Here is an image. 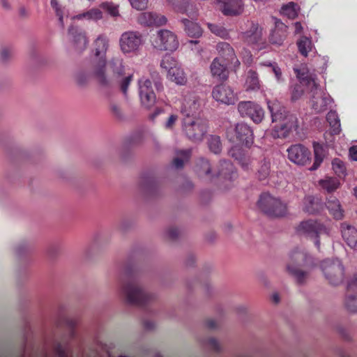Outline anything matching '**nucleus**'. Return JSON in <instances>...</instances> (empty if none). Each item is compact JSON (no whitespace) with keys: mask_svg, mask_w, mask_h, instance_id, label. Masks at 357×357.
<instances>
[{"mask_svg":"<svg viewBox=\"0 0 357 357\" xmlns=\"http://www.w3.org/2000/svg\"><path fill=\"white\" fill-rule=\"evenodd\" d=\"M326 121L330 126L331 135H339L341 132L340 121L335 111L331 110L326 115Z\"/></svg>","mask_w":357,"mask_h":357,"instance_id":"7c9ffc66","label":"nucleus"},{"mask_svg":"<svg viewBox=\"0 0 357 357\" xmlns=\"http://www.w3.org/2000/svg\"><path fill=\"white\" fill-rule=\"evenodd\" d=\"M142 43V35L137 31H126L121 36L119 45L124 54L135 52Z\"/></svg>","mask_w":357,"mask_h":357,"instance_id":"dca6fc26","label":"nucleus"},{"mask_svg":"<svg viewBox=\"0 0 357 357\" xmlns=\"http://www.w3.org/2000/svg\"><path fill=\"white\" fill-rule=\"evenodd\" d=\"M271 172V162L269 160L264 158L259 163V167L257 169V176L261 181L266 179L270 174Z\"/></svg>","mask_w":357,"mask_h":357,"instance_id":"58836bf2","label":"nucleus"},{"mask_svg":"<svg viewBox=\"0 0 357 357\" xmlns=\"http://www.w3.org/2000/svg\"><path fill=\"white\" fill-rule=\"evenodd\" d=\"M228 64L227 61L221 62L219 58L214 59L210 66L212 76L220 80L227 79L229 74L227 68Z\"/></svg>","mask_w":357,"mask_h":357,"instance_id":"a878e982","label":"nucleus"},{"mask_svg":"<svg viewBox=\"0 0 357 357\" xmlns=\"http://www.w3.org/2000/svg\"><path fill=\"white\" fill-rule=\"evenodd\" d=\"M132 8L142 10L147 8L149 0H129Z\"/></svg>","mask_w":357,"mask_h":357,"instance_id":"603ef678","label":"nucleus"},{"mask_svg":"<svg viewBox=\"0 0 357 357\" xmlns=\"http://www.w3.org/2000/svg\"><path fill=\"white\" fill-rule=\"evenodd\" d=\"M11 55V51L8 48H3L1 51V57L3 61L7 60Z\"/></svg>","mask_w":357,"mask_h":357,"instance_id":"052dcab7","label":"nucleus"},{"mask_svg":"<svg viewBox=\"0 0 357 357\" xmlns=\"http://www.w3.org/2000/svg\"><path fill=\"white\" fill-rule=\"evenodd\" d=\"M216 50L219 55L228 63L234 65V67H238L240 61L237 59L233 47L226 42L218 43Z\"/></svg>","mask_w":357,"mask_h":357,"instance_id":"5701e85b","label":"nucleus"},{"mask_svg":"<svg viewBox=\"0 0 357 357\" xmlns=\"http://www.w3.org/2000/svg\"><path fill=\"white\" fill-rule=\"evenodd\" d=\"M349 156L352 160L357 161V149L355 146L349 149Z\"/></svg>","mask_w":357,"mask_h":357,"instance_id":"e2e57ef3","label":"nucleus"},{"mask_svg":"<svg viewBox=\"0 0 357 357\" xmlns=\"http://www.w3.org/2000/svg\"><path fill=\"white\" fill-rule=\"evenodd\" d=\"M54 352L56 357H68L66 348L60 343L54 346Z\"/></svg>","mask_w":357,"mask_h":357,"instance_id":"864d4df0","label":"nucleus"},{"mask_svg":"<svg viewBox=\"0 0 357 357\" xmlns=\"http://www.w3.org/2000/svg\"><path fill=\"white\" fill-rule=\"evenodd\" d=\"M259 209L269 217H283L287 213V206L279 198L269 193H262L257 202Z\"/></svg>","mask_w":357,"mask_h":357,"instance_id":"423d86ee","label":"nucleus"},{"mask_svg":"<svg viewBox=\"0 0 357 357\" xmlns=\"http://www.w3.org/2000/svg\"><path fill=\"white\" fill-rule=\"evenodd\" d=\"M307 255L298 248L293 250L289 255L287 270L299 284L303 283L307 277V272L302 271L301 268L307 263Z\"/></svg>","mask_w":357,"mask_h":357,"instance_id":"6e6552de","label":"nucleus"},{"mask_svg":"<svg viewBox=\"0 0 357 357\" xmlns=\"http://www.w3.org/2000/svg\"><path fill=\"white\" fill-rule=\"evenodd\" d=\"M151 78L153 79L156 89L158 91L162 90L163 89V86L159 73L157 72H154L151 74Z\"/></svg>","mask_w":357,"mask_h":357,"instance_id":"4d7b16f0","label":"nucleus"},{"mask_svg":"<svg viewBox=\"0 0 357 357\" xmlns=\"http://www.w3.org/2000/svg\"><path fill=\"white\" fill-rule=\"evenodd\" d=\"M207 26L213 34L220 38H227L229 36L228 31L220 24L208 23Z\"/></svg>","mask_w":357,"mask_h":357,"instance_id":"37998d69","label":"nucleus"},{"mask_svg":"<svg viewBox=\"0 0 357 357\" xmlns=\"http://www.w3.org/2000/svg\"><path fill=\"white\" fill-rule=\"evenodd\" d=\"M190 154L191 150L190 149L180 151L178 153V155L180 157L175 158L173 160L174 166L177 169L182 168L184 165V162L189 159Z\"/></svg>","mask_w":357,"mask_h":357,"instance_id":"a19ab883","label":"nucleus"},{"mask_svg":"<svg viewBox=\"0 0 357 357\" xmlns=\"http://www.w3.org/2000/svg\"><path fill=\"white\" fill-rule=\"evenodd\" d=\"M94 53L91 63L93 70L96 68V75L102 79V68L106 61V53L108 49V40L104 35H100L94 41Z\"/></svg>","mask_w":357,"mask_h":357,"instance_id":"9b49d317","label":"nucleus"},{"mask_svg":"<svg viewBox=\"0 0 357 357\" xmlns=\"http://www.w3.org/2000/svg\"><path fill=\"white\" fill-rule=\"evenodd\" d=\"M183 130L189 139L198 142L202 141L206 135L207 124L200 118H185L183 122Z\"/></svg>","mask_w":357,"mask_h":357,"instance_id":"9d476101","label":"nucleus"},{"mask_svg":"<svg viewBox=\"0 0 357 357\" xmlns=\"http://www.w3.org/2000/svg\"><path fill=\"white\" fill-rule=\"evenodd\" d=\"M179 66L177 60L169 54H165L161 61L160 67L164 69L167 74L171 71L173 72L174 69Z\"/></svg>","mask_w":357,"mask_h":357,"instance_id":"4c0bfd02","label":"nucleus"},{"mask_svg":"<svg viewBox=\"0 0 357 357\" xmlns=\"http://www.w3.org/2000/svg\"><path fill=\"white\" fill-rule=\"evenodd\" d=\"M92 70H93V65L91 64V68L89 73H86L83 71H80V72L77 73L75 75V80H76L77 83L81 86L86 84V82L89 80V78L91 76L94 77V76L92 74Z\"/></svg>","mask_w":357,"mask_h":357,"instance_id":"de8ad7c7","label":"nucleus"},{"mask_svg":"<svg viewBox=\"0 0 357 357\" xmlns=\"http://www.w3.org/2000/svg\"><path fill=\"white\" fill-rule=\"evenodd\" d=\"M207 344L212 350L217 351V352L220 351V346L216 339H215V338L208 339Z\"/></svg>","mask_w":357,"mask_h":357,"instance_id":"13d9d810","label":"nucleus"},{"mask_svg":"<svg viewBox=\"0 0 357 357\" xmlns=\"http://www.w3.org/2000/svg\"><path fill=\"white\" fill-rule=\"evenodd\" d=\"M68 33L76 51L82 52L86 48L89 41L84 31L71 26L68 29Z\"/></svg>","mask_w":357,"mask_h":357,"instance_id":"aec40b11","label":"nucleus"},{"mask_svg":"<svg viewBox=\"0 0 357 357\" xmlns=\"http://www.w3.org/2000/svg\"><path fill=\"white\" fill-rule=\"evenodd\" d=\"M206 326L209 329H215L217 328V323L213 319H208L206 321Z\"/></svg>","mask_w":357,"mask_h":357,"instance_id":"0e129e2a","label":"nucleus"},{"mask_svg":"<svg viewBox=\"0 0 357 357\" xmlns=\"http://www.w3.org/2000/svg\"><path fill=\"white\" fill-rule=\"evenodd\" d=\"M208 147L211 152L218 154L221 151L222 144L218 136H211L208 139Z\"/></svg>","mask_w":357,"mask_h":357,"instance_id":"49530a36","label":"nucleus"},{"mask_svg":"<svg viewBox=\"0 0 357 357\" xmlns=\"http://www.w3.org/2000/svg\"><path fill=\"white\" fill-rule=\"evenodd\" d=\"M139 94L142 105L146 108L152 107L156 100L152 82L149 79L142 78L138 82Z\"/></svg>","mask_w":357,"mask_h":357,"instance_id":"f3484780","label":"nucleus"},{"mask_svg":"<svg viewBox=\"0 0 357 357\" xmlns=\"http://www.w3.org/2000/svg\"><path fill=\"white\" fill-rule=\"evenodd\" d=\"M341 231L342 236L348 246L357 250V229L347 222H343L341 224Z\"/></svg>","mask_w":357,"mask_h":357,"instance_id":"393cba45","label":"nucleus"},{"mask_svg":"<svg viewBox=\"0 0 357 357\" xmlns=\"http://www.w3.org/2000/svg\"><path fill=\"white\" fill-rule=\"evenodd\" d=\"M245 85L246 91H257L259 89V79L255 71L250 70L248 72Z\"/></svg>","mask_w":357,"mask_h":357,"instance_id":"f704fd0d","label":"nucleus"},{"mask_svg":"<svg viewBox=\"0 0 357 357\" xmlns=\"http://www.w3.org/2000/svg\"><path fill=\"white\" fill-rule=\"evenodd\" d=\"M138 22L144 26H162L167 22V18L164 15L153 12L142 13L137 20Z\"/></svg>","mask_w":357,"mask_h":357,"instance_id":"b1692460","label":"nucleus"},{"mask_svg":"<svg viewBox=\"0 0 357 357\" xmlns=\"http://www.w3.org/2000/svg\"><path fill=\"white\" fill-rule=\"evenodd\" d=\"M282 27H284V31H281L280 29L276 27L272 32L271 36H270V41L272 43L280 45L282 44V41L284 40L286 37V29L287 27L282 24H280ZM277 26H279V25H277Z\"/></svg>","mask_w":357,"mask_h":357,"instance_id":"ea45409f","label":"nucleus"},{"mask_svg":"<svg viewBox=\"0 0 357 357\" xmlns=\"http://www.w3.org/2000/svg\"><path fill=\"white\" fill-rule=\"evenodd\" d=\"M227 137L231 142L250 147L254 142L253 131L245 123L241 122L234 128H229L227 131Z\"/></svg>","mask_w":357,"mask_h":357,"instance_id":"1a4fd4ad","label":"nucleus"},{"mask_svg":"<svg viewBox=\"0 0 357 357\" xmlns=\"http://www.w3.org/2000/svg\"><path fill=\"white\" fill-rule=\"evenodd\" d=\"M313 148L314 153V161L312 166L310 167V170L317 169L321 162L326 155V151L324 146L319 142H313Z\"/></svg>","mask_w":357,"mask_h":357,"instance_id":"473e14b6","label":"nucleus"},{"mask_svg":"<svg viewBox=\"0 0 357 357\" xmlns=\"http://www.w3.org/2000/svg\"><path fill=\"white\" fill-rule=\"evenodd\" d=\"M167 78L178 85H185L187 82V77L180 65L167 74Z\"/></svg>","mask_w":357,"mask_h":357,"instance_id":"72a5a7b5","label":"nucleus"},{"mask_svg":"<svg viewBox=\"0 0 357 357\" xmlns=\"http://www.w3.org/2000/svg\"><path fill=\"white\" fill-rule=\"evenodd\" d=\"M102 79L100 78L96 73V68L92 70V74L98 84L104 87L118 86L124 96H127L128 89L133 80L132 73H126V66L123 59L119 56L112 58L108 62L105 61L102 68Z\"/></svg>","mask_w":357,"mask_h":357,"instance_id":"f257e3e1","label":"nucleus"},{"mask_svg":"<svg viewBox=\"0 0 357 357\" xmlns=\"http://www.w3.org/2000/svg\"><path fill=\"white\" fill-rule=\"evenodd\" d=\"M238 111L242 117H249L256 123H260L264 116L263 109L252 101H241Z\"/></svg>","mask_w":357,"mask_h":357,"instance_id":"4468645a","label":"nucleus"},{"mask_svg":"<svg viewBox=\"0 0 357 357\" xmlns=\"http://www.w3.org/2000/svg\"><path fill=\"white\" fill-rule=\"evenodd\" d=\"M144 326L147 330H151L154 328L155 325L154 323L150 321H146L144 322Z\"/></svg>","mask_w":357,"mask_h":357,"instance_id":"774afa93","label":"nucleus"},{"mask_svg":"<svg viewBox=\"0 0 357 357\" xmlns=\"http://www.w3.org/2000/svg\"><path fill=\"white\" fill-rule=\"evenodd\" d=\"M52 7L55 10L56 16L59 17V22L63 25V12L61 6L59 5L57 0H51L50 1Z\"/></svg>","mask_w":357,"mask_h":357,"instance_id":"3c124183","label":"nucleus"},{"mask_svg":"<svg viewBox=\"0 0 357 357\" xmlns=\"http://www.w3.org/2000/svg\"><path fill=\"white\" fill-rule=\"evenodd\" d=\"M179 230L176 227H170L167 231V235L169 239L176 240L179 235Z\"/></svg>","mask_w":357,"mask_h":357,"instance_id":"bf43d9fd","label":"nucleus"},{"mask_svg":"<svg viewBox=\"0 0 357 357\" xmlns=\"http://www.w3.org/2000/svg\"><path fill=\"white\" fill-rule=\"evenodd\" d=\"M178 120V116L176 114H172L167 120L165 127L167 130H172Z\"/></svg>","mask_w":357,"mask_h":357,"instance_id":"6e6d98bb","label":"nucleus"},{"mask_svg":"<svg viewBox=\"0 0 357 357\" xmlns=\"http://www.w3.org/2000/svg\"><path fill=\"white\" fill-rule=\"evenodd\" d=\"M220 10L225 16L240 15L244 10L243 0H217Z\"/></svg>","mask_w":357,"mask_h":357,"instance_id":"6ab92c4d","label":"nucleus"},{"mask_svg":"<svg viewBox=\"0 0 357 357\" xmlns=\"http://www.w3.org/2000/svg\"><path fill=\"white\" fill-rule=\"evenodd\" d=\"M185 27V31L188 36L192 38H199L202 34V29L200 26L191 20L188 19H183L181 20Z\"/></svg>","mask_w":357,"mask_h":357,"instance_id":"2f4dec72","label":"nucleus"},{"mask_svg":"<svg viewBox=\"0 0 357 357\" xmlns=\"http://www.w3.org/2000/svg\"><path fill=\"white\" fill-rule=\"evenodd\" d=\"M319 185L327 192H333L339 188L340 183L339 180L335 177H326L319 181Z\"/></svg>","mask_w":357,"mask_h":357,"instance_id":"e433bc0d","label":"nucleus"},{"mask_svg":"<svg viewBox=\"0 0 357 357\" xmlns=\"http://www.w3.org/2000/svg\"><path fill=\"white\" fill-rule=\"evenodd\" d=\"M326 206L334 219L340 220L344 218V211L343 210L340 201L335 197L330 195L327 198Z\"/></svg>","mask_w":357,"mask_h":357,"instance_id":"bb28decb","label":"nucleus"},{"mask_svg":"<svg viewBox=\"0 0 357 357\" xmlns=\"http://www.w3.org/2000/svg\"><path fill=\"white\" fill-rule=\"evenodd\" d=\"M273 71L275 74V76L278 82L282 80V72L280 68L277 66H272Z\"/></svg>","mask_w":357,"mask_h":357,"instance_id":"680f3d73","label":"nucleus"},{"mask_svg":"<svg viewBox=\"0 0 357 357\" xmlns=\"http://www.w3.org/2000/svg\"><path fill=\"white\" fill-rule=\"evenodd\" d=\"M267 105L272 121L279 123L273 129V137L274 138H286L296 126V118L292 115H287L285 107L277 100H268Z\"/></svg>","mask_w":357,"mask_h":357,"instance_id":"7ed1b4c3","label":"nucleus"},{"mask_svg":"<svg viewBox=\"0 0 357 357\" xmlns=\"http://www.w3.org/2000/svg\"><path fill=\"white\" fill-rule=\"evenodd\" d=\"M229 154L238 162L243 169L248 170L250 169L252 159L242 149L234 146L229 150Z\"/></svg>","mask_w":357,"mask_h":357,"instance_id":"cd10ccee","label":"nucleus"},{"mask_svg":"<svg viewBox=\"0 0 357 357\" xmlns=\"http://www.w3.org/2000/svg\"><path fill=\"white\" fill-rule=\"evenodd\" d=\"M212 96L217 102L226 105H234L238 100L237 94L226 84L215 86L212 91Z\"/></svg>","mask_w":357,"mask_h":357,"instance_id":"2eb2a0df","label":"nucleus"},{"mask_svg":"<svg viewBox=\"0 0 357 357\" xmlns=\"http://www.w3.org/2000/svg\"><path fill=\"white\" fill-rule=\"evenodd\" d=\"M321 268L330 284L338 285L343 281L344 267L338 259H325L321 262Z\"/></svg>","mask_w":357,"mask_h":357,"instance_id":"f8f14e48","label":"nucleus"},{"mask_svg":"<svg viewBox=\"0 0 357 357\" xmlns=\"http://www.w3.org/2000/svg\"><path fill=\"white\" fill-rule=\"evenodd\" d=\"M152 43L155 49L161 51H174L178 47L179 45L176 34L167 29L158 31Z\"/></svg>","mask_w":357,"mask_h":357,"instance_id":"ddd939ff","label":"nucleus"},{"mask_svg":"<svg viewBox=\"0 0 357 357\" xmlns=\"http://www.w3.org/2000/svg\"><path fill=\"white\" fill-rule=\"evenodd\" d=\"M332 167L335 174L339 177L346 176V167L344 163L339 158H335L332 162Z\"/></svg>","mask_w":357,"mask_h":357,"instance_id":"a18cd8bd","label":"nucleus"},{"mask_svg":"<svg viewBox=\"0 0 357 357\" xmlns=\"http://www.w3.org/2000/svg\"><path fill=\"white\" fill-rule=\"evenodd\" d=\"M299 52L304 56H307L308 52L311 50L312 43L311 40L303 36L297 42Z\"/></svg>","mask_w":357,"mask_h":357,"instance_id":"79ce46f5","label":"nucleus"},{"mask_svg":"<svg viewBox=\"0 0 357 357\" xmlns=\"http://www.w3.org/2000/svg\"><path fill=\"white\" fill-rule=\"evenodd\" d=\"M347 309L352 312H357V294L355 295H349L345 301Z\"/></svg>","mask_w":357,"mask_h":357,"instance_id":"8fccbe9b","label":"nucleus"},{"mask_svg":"<svg viewBox=\"0 0 357 357\" xmlns=\"http://www.w3.org/2000/svg\"><path fill=\"white\" fill-rule=\"evenodd\" d=\"M288 158L295 164L306 165L311 158V152L301 144L291 145L288 149Z\"/></svg>","mask_w":357,"mask_h":357,"instance_id":"a211bd4d","label":"nucleus"},{"mask_svg":"<svg viewBox=\"0 0 357 357\" xmlns=\"http://www.w3.org/2000/svg\"><path fill=\"white\" fill-rule=\"evenodd\" d=\"M121 289L129 304L145 307L153 300V296L146 292L139 284L132 268L125 269L121 278Z\"/></svg>","mask_w":357,"mask_h":357,"instance_id":"f03ea898","label":"nucleus"},{"mask_svg":"<svg viewBox=\"0 0 357 357\" xmlns=\"http://www.w3.org/2000/svg\"><path fill=\"white\" fill-rule=\"evenodd\" d=\"M163 110L162 109L156 108L155 111L151 114H150L149 117L151 120H154L157 116L161 114Z\"/></svg>","mask_w":357,"mask_h":357,"instance_id":"338daca9","label":"nucleus"},{"mask_svg":"<svg viewBox=\"0 0 357 357\" xmlns=\"http://www.w3.org/2000/svg\"><path fill=\"white\" fill-rule=\"evenodd\" d=\"M296 7V3L294 2H290L286 5H284L282 8V10L283 13L287 15L289 18L294 19L297 16Z\"/></svg>","mask_w":357,"mask_h":357,"instance_id":"09e8293b","label":"nucleus"},{"mask_svg":"<svg viewBox=\"0 0 357 357\" xmlns=\"http://www.w3.org/2000/svg\"><path fill=\"white\" fill-rule=\"evenodd\" d=\"M100 8L107 12L112 17H116L119 15V6L113 2H102L100 5Z\"/></svg>","mask_w":357,"mask_h":357,"instance_id":"c03bdc74","label":"nucleus"},{"mask_svg":"<svg viewBox=\"0 0 357 357\" xmlns=\"http://www.w3.org/2000/svg\"><path fill=\"white\" fill-rule=\"evenodd\" d=\"M294 72L299 83L294 86L291 90V100L296 101L301 98L304 91H306L310 93L317 90V83L315 79L309 73L305 67L301 68H294Z\"/></svg>","mask_w":357,"mask_h":357,"instance_id":"39448f33","label":"nucleus"},{"mask_svg":"<svg viewBox=\"0 0 357 357\" xmlns=\"http://www.w3.org/2000/svg\"><path fill=\"white\" fill-rule=\"evenodd\" d=\"M77 20H83L98 21L102 18V13L99 8H93L82 13H79L74 17Z\"/></svg>","mask_w":357,"mask_h":357,"instance_id":"c9c22d12","label":"nucleus"},{"mask_svg":"<svg viewBox=\"0 0 357 357\" xmlns=\"http://www.w3.org/2000/svg\"><path fill=\"white\" fill-rule=\"evenodd\" d=\"M199 102L195 96L185 98L182 104L181 112L186 116L185 118H194L193 115L199 109Z\"/></svg>","mask_w":357,"mask_h":357,"instance_id":"c85d7f7f","label":"nucleus"},{"mask_svg":"<svg viewBox=\"0 0 357 357\" xmlns=\"http://www.w3.org/2000/svg\"><path fill=\"white\" fill-rule=\"evenodd\" d=\"M319 94L321 95V92L319 89V85L317 84V90L312 93V107L317 112L325 110L329 101L328 98L321 96H319Z\"/></svg>","mask_w":357,"mask_h":357,"instance_id":"c756f323","label":"nucleus"},{"mask_svg":"<svg viewBox=\"0 0 357 357\" xmlns=\"http://www.w3.org/2000/svg\"><path fill=\"white\" fill-rule=\"evenodd\" d=\"M168 3L177 12L186 14L192 20L197 17V8L189 0H167Z\"/></svg>","mask_w":357,"mask_h":357,"instance_id":"412c9836","label":"nucleus"},{"mask_svg":"<svg viewBox=\"0 0 357 357\" xmlns=\"http://www.w3.org/2000/svg\"><path fill=\"white\" fill-rule=\"evenodd\" d=\"M324 208V204L321 199L313 195H307L302 202V210L309 215H317Z\"/></svg>","mask_w":357,"mask_h":357,"instance_id":"4be33fe9","label":"nucleus"},{"mask_svg":"<svg viewBox=\"0 0 357 357\" xmlns=\"http://www.w3.org/2000/svg\"><path fill=\"white\" fill-rule=\"evenodd\" d=\"M195 171L199 176L209 178L216 176L220 179L231 181L236 176L233 164L228 160H220L218 171L213 174L208 160L201 158L197 162Z\"/></svg>","mask_w":357,"mask_h":357,"instance_id":"20e7f679","label":"nucleus"},{"mask_svg":"<svg viewBox=\"0 0 357 357\" xmlns=\"http://www.w3.org/2000/svg\"><path fill=\"white\" fill-rule=\"evenodd\" d=\"M110 111L116 118L119 119H121L123 118L121 109L117 104L112 103L110 105Z\"/></svg>","mask_w":357,"mask_h":357,"instance_id":"5fc2aeb1","label":"nucleus"},{"mask_svg":"<svg viewBox=\"0 0 357 357\" xmlns=\"http://www.w3.org/2000/svg\"><path fill=\"white\" fill-rule=\"evenodd\" d=\"M297 232L314 241L318 250L320 249V236L328 235L330 229L322 222L315 220L301 222L296 228Z\"/></svg>","mask_w":357,"mask_h":357,"instance_id":"0eeeda50","label":"nucleus"},{"mask_svg":"<svg viewBox=\"0 0 357 357\" xmlns=\"http://www.w3.org/2000/svg\"><path fill=\"white\" fill-rule=\"evenodd\" d=\"M19 15L22 18H26L29 16V12L25 7L22 6L19 8Z\"/></svg>","mask_w":357,"mask_h":357,"instance_id":"69168bd1","label":"nucleus"}]
</instances>
